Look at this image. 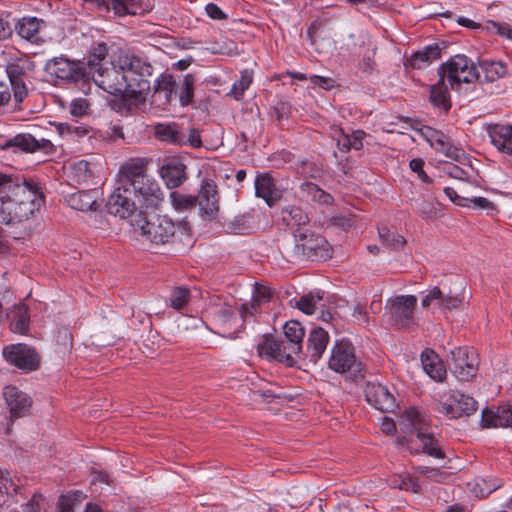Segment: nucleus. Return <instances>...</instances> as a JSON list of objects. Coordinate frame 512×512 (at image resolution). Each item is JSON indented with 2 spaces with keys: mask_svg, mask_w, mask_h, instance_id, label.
Instances as JSON below:
<instances>
[{
  "mask_svg": "<svg viewBox=\"0 0 512 512\" xmlns=\"http://www.w3.org/2000/svg\"><path fill=\"white\" fill-rule=\"evenodd\" d=\"M328 366L337 373L350 372L354 380L364 378V367L355 355V348L348 340L336 341L328 360Z\"/></svg>",
  "mask_w": 512,
  "mask_h": 512,
  "instance_id": "8",
  "label": "nucleus"
},
{
  "mask_svg": "<svg viewBox=\"0 0 512 512\" xmlns=\"http://www.w3.org/2000/svg\"><path fill=\"white\" fill-rule=\"evenodd\" d=\"M176 81L171 74H161L155 79L154 97L161 105L170 104L175 95Z\"/></svg>",
  "mask_w": 512,
  "mask_h": 512,
  "instance_id": "32",
  "label": "nucleus"
},
{
  "mask_svg": "<svg viewBox=\"0 0 512 512\" xmlns=\"http://www.w3.org/2000/svg\"><path fill=\"white\" fill-rule=\"evenodd\" d=\"M445 80L443 76H439L438 81L430 86L429 100L433 106L447 113L451 109V98Z\"/></svg>",
  "mask_w": 512,
  "mask_h": 512,
  "instance_id": "35",
  "label": "nucleus"
},
{
  "mask_svg": "<svg viewBox=\"0 0 512 512\" xmlns=\"http://www.w3.org/2000/svg\"><path fill=\"white\" fill-rule=\"evenodd\" d=\"M436 410L449 419H457L474 414L478 410V403L469 395L449 390L440 395Z\"/></svg>",
  "mask_w": 512,
  "mask_h": 512,
  "instance_id": "9",
  "label": "nucleus"
},
{
  "mask_svg": "<svg viewBox=\"0 0 512 512\" xmlns=\"http://www.w3.org/2000/svg\"><path fill=\"white\" fill-rule=\"evenodd\" d=\"M305 336L304 328L298 321L290 320L284 325V339L291 341L293 351H302V342Z\"/></svg>",
  "mask_w": 512,
  "mask_h": 512,
  "instance_id": "41",
  "label": "nucleus"
},
{
  "mask_svg": "<svg viewBox=\"0 0 512 512\" xmlns=\"http://www.w3.org/2000/svg\"><path fill=\"white\" fill-rule=\"evenodd\" d=\"M214 319L222 336L234 339L236 331L233 330V323H237L235 312L228 306L219 307L214 313Z\"/></svg>",
  "mask_w": 512,
  "mask_h": 512,
  "instance_id": "33",
  "label": "nucleus"
},
{
  "mask_svg": "<svg viewBox=\"0 0 512 512\" xmlns=\"http://www.w3.org/2000/svg\"><path fill=\"white\" fill-rule=\"evenodd\" d=\"M114 13L120 17L126 15H143L152 10L150 1L143 0H111Z\"/></svg>",
  "mask_w": 512,
  "mask_h": 512,
  "instance_id": "28",
  "label": "nucleus"
},
{
  "mask_svg": "<svg viewBox=\"0 0 512 512\" xmlns=\"http://www.w3.org/2000/svg\"><path fill=\"white\" fill-rule=\"evenodd\" d=\"M256 196L272 206L281 197V192L275 186L273 178L269 174L259 175L255 179Z\"/></svg>",
  "mask_w": 512,
  "mask_h": 512,
  "instance_id": "30",
  "label": "nucleus"
},
{
  "mask_svg": "<svg viewBox=\"0 0 512 512\" xmlns=\"http://www.w3.org/2000/svg\"><path fill=\"white\" fill-rule=\"evenodd\" d=\"M100 193L97 189L80 190L69 194L65 201L75 210L79 211H96L100 207L99 200Z\"/></svg>",
  "mask_w": 512,
  "mask_h": 512,
  "instance_id": "25",
  "label": "nucleus"
},
{
  "mask_svg": "<svg viewBox=\"0 0 512 512\" xmlns=\"http://www.w3.org/2000/svg\"><path fill=\"white\" fill-rule=\"evenodd\" d=\"M3 397L13 419L24 417L31 408L30 397L15 386H6Z\"/></svg>",
  "mask_w": 512,
  "mask_h": 512,
  "instance_id": "21",
  "label": "nucleus"
},
{
  "mask_svg": "<svg viewBox=\"0 0 512 512\" xmlns=\"http://www.w3.org/2000/svg\"><path fill=\"white\" fill-rule=\"evenodd\" d=\"M226 229L234 234H247L251 227L249 218L245 215H238L226 223Z\"/></svg>",
  "mask_w": 512,
  "mask_h": 512,
  "instance_id": "53",
  "label": "nucleus"
},
{
  "mask_svg": "<svg viewBox=\"0 0 512 512\" xmlns=\"http://www.w3.org/2000/svg\"><path fill=\"white\" fill-rule=\"evenodd\" d=\"M207 15L213 20H225L227 15L214 3H208L205 7Z\"/></svg>",
  "mask_w": 512,
  "mask_h": 512,
  "instance_id": "63",
  "label": "nucleus"
},
{
  "mask_svg": "<svg viewBox=\"0 0 512 512\" xmlns=\"http://www.w3.org/2000/svg\"><path fill=\"white\" fill-rule=\"evenodd\" d=\"M310 82L317 85L325 90H331L335 87V80L330 77H324L319 75L310 76Z\"/></svg>",
  "mask_w": 512,
  "mask_h": 512,
  "instance_id": "61",
  "label": "nucleus"
},
{
  "mask_svg": "<svg viewBox=\"0 0 512 512\" xmlns=\"http://www.w3.org/2000/svg\"><path fill=\"white\" fill-rule=\"evenodd\" d=\"M85 498L86 495L81 491H71L62 495L58 501L59 512H74L75 506Z\"/></svg>",
  "mask_w": 512,
  "mask_h": 512,
  "instance_id": "45",
  "label": "nucleus"
},
{
  "mask_svg": "<svg viewBox=\"0 0 512 512\" xmlns=\"http://www.w3.org/2000/svg\"><path fill=\"white\" fill-rule=\"evenodd\" d=\"M441 47L434 43L414 52L408 59L407 65L413 69H421L441 57Z\"/></svg>",
  "mask_w": 512,
  "mask_h": 512,
  "instance_id": "31",
  "label": "nucleus"
},
{
  "mask_svg": "<svg viewBox=\"0 0 512 512\" xmlns=\"http://www.w3.org/2000/svg\"><path fill=\"white\" fill-rule=\"evenodd\" d=\"M251 83L252 73L247 70L242 71L240 79L233 84L229 95L233 96L236 100L242 99L244 92L249 88Z\"/></svg>",
  "mask_w": 512,
  "mask_h": 512,
  "instance_id": "51",
  "label": "nucleus"
},
{
  "mask_svg": "<svg viewBox=\"0 0 512 512\" xmlns=\"http://www.w3.org/2000/svg\"><path fill=\"white\" fill-rule=\"evenodd\" d=\"M366 136V133L362 130H355L351 134H349L351 148L354 150H361L363 148V140Z\"/></svg>",
  "mask_w": 512,
  "mask_h": 512,
  "instance_id": "64",
  "label": "nucleus"
},
{
  "mask_svg": "<svg viewBox=\"0 0 512 512\" xmlns=\"http://www.w3.org/2000/svg\"><path fill=\"white\" fill-rule=\"evenodd\" d=\"M364 394L366 401L383 413H393L397 408L394 395L381 383L367 382Z\"/></svg>",
  "mask_w": 512,
  "mask_h": 512,
  "instance_id": "19",
  "label": "nucleus"
},
{
  "mask_svg": "<svg viewBox=\"0 0 512 512\" xmlns=\"http://www.w3.org/2000/svg\"><path fill=\"white\" fill-rule=\"evenodd\" d=\"M105 92L119 97L125 92L124 70L119 67V57L110 63L89 71V80Z\"/></svg>",
  "mask_w": 512,
  "mask_h": 512,
  "instance_id": "13",
  "label": "nucleus"
},
{
  "mask_svg": "<svg viewBox=\"0 0 512 512\" xmlns=\"http://www.w3.org/2000/svg\"><path fill=\"white\" fill-rule=\"evenodd\" d=\"M5 70L14 93V99L20 103L28 95L26 78L35 69V63L31 58L14 49L3 51Z\"/></svg>",
  "mask_w": 512,
  "mask_h": 512,
  "instance_id": "6",
  "label": "nucleus"
},
{
  "mask_svg": "<svg viewBox=\"0 0 512 512\" xmlns=\"http://www.w3.org/2000/svg\"><path fill=\"white\" fill-rule=\"evenodd\" d=\"M477 68L480 75L477 81L481 83H492L502 78L507 72L506 67L501 62L495 61H482Z\"/></svg>",
  "mask_w": 512,
  "mask_h": 512,
  "instance_id": "38",
  "label": "nucleus"
},
{
  "mask_svg": "<svg viewBox=\"0 0 512 512\" xmlns=\"http://www.w3.org/2000/svg\"><path fill=\"white\" fill-rule=\"evenodd\" d=\"M294 245L285 248V256L289 262L325 261L332 256L328 241L310 229L295 232Z\"/></svg>",
  "mask_w": 512,
  "mask_h": 512,
  "instance_id": "5",
  "label": "nucleus"
},
{
  "mask_svg": "<svg viewBox=\"0 0 512 512\" xmlns=\"http://www.w3.org/2000/svg\"><path fill=\"white\" fill-rule=\"evenodd\" d=\"M148 160L130 158L121 165V181L128 184L141 208H157L163 200L158 182L147 173Z\"/></svg>",
  "mask_w": 512,
  "mask_h": 512,
  "instance_id": "2",
  "label": "nucleus"
},
{
  "mask_svg": "<svg viewBox=\"0 0 512 512\" xmlns=\"http://www.w3.org/2000/svg\"><path fill=\"white\" fill-rule=\"evenodd\" d=\"M437 72L448 81L452 90H459L462 84H471L480 76L475 63L463 54L450 57Z\"/></svg>",
  "mask_w": 512,
  "mask_h": 512,
  "instance_id": "7",
  "label": "nucleus"
},
{
  "mask_svg": "<svg viewBox=\"0 0 512 512\" xmlns=\"http://www.w3.org/2000/svg\"><path fill=\"white\" fill-rule=\"evenodd\" d=\"M106 208L109 214L127 219L134 214L137 203L128 184L121 181V167L116 175V186L108 198Z\"/></svg>",
  "mask_w": 512,
  "mask_h": 512,
  "instance_id": "14",
  "label": "nucleus"
},
{
  "mask_svg": "<svg viewBox=\"0 0 512 512\" xmlns=\"http://www.w3.org/2000/svg\"><path fill=\"white\" fill-rule=\"evenodd\" d=\"M70 177L78 184H86L92 178L90 163L80 160L70 165Z\"/></svg>",
  "mask_w": 512,
  "mask_h": 512,
  "instance_id": "43",
  "label": "nucleus"
},
{
  "mask_svg": "<svg viewBox=\"0 0 512 512\" xmlns=\"http://www.w3.org/2000/svg\"><path fill=\"white\" fill-rule=\"evenodd\" d=\"M434 149L438 153H441L447 158L457 162H462L463 159H466L465 151L462 148L451 144L444 135L441 139H437V145Z\"/></svg>",
  "mask_w": 512,
  "mask_h": 512,
  "instance_id": "42",
  "label": "nucleus"
},
{
  "mask_svg": "<svg viewBox=\"0 0 512 512\" xmlns=\"http://www.w3.org/2000/svg\"><path fill=\"white\" fill-rule=\"evenodd\" d=\"M119 67L124 70L125 92L111 106L121 115H129L145 104L155 69L147 57L132 52L119 55Z\"/></svg>",
  "mask_w": 512,
  "mask_h": 512,
  "instance_id": "1",
  "label": "nucleus"
},
{
  "mask_svg": "<svg viewBox=\"0 0 512 512\" xmlns=\"http://www.w3.org/2000/svg\"><path fill=\"white\" fill-rule=\"evenodd\" d=\"M180 226L186 230L188 223H180L178 227ZM139 227L141 235L144 236L146 240L157 245L170 243L177 229V225L170 218L159 215L152 219H142Z\"/></svg>",
  "mask_w": 512,
  "mask_h": 512,
  "instance_id": "12",
  "label": "nucleus"
},
{
  "mask_svg": "<svg viewBox=\"0 0 512 512\" xmlns=\"http://www.w3.org/2000/svg\"><path fill=\"white\" fill-rule=\"evenodd\" d=\"M88 108L89 104L87 100L79 98L72 101L70 105V113L73 116L81 117L87 114Z\"/></svg>",
  "mask_w": 512,
  "mask_h": 512,
  "instance_id": "57",
  "label": "nucleus"
},
{
  "mask_svg": "<svg viewBox=\"0 0 512 512\" xmlns=\"http://www.w3.org/2000/svg\"><path fill=\"white\" fill-rule=\"evenodd\" d=\"M379 237L384 244L394 250H399L406 244V240L402 235L386 227L379 229Z\"/></svg>",
  "mask_w": 512,
  "mask_h": 512,
  "instance_id": "48",
  "label": "nucleus"
},
{
  "mask_svg": "<svg viewBox=\"0 0 512 512\" xmlns=\"http://www.w3.org/2000/svg\"><path fill=\"white\" fill-rule=\"evenodd\" d=\"M160 173L169 189L180 187L187 179L186 165L177 157L167 158Z\"/></svg>",
  "mask_w": 512,
  "mask_h": 512,
  "instance_id": "23",
  "label": "nucleus"
},
{
  "mask_svg": "<svg viewBox=\"0 0 512 512\" xmlns=\"http://www.w3.org/2000/svg\"><path fill=\"white\" fill-rule=\"evenodd\" d=\"M170 201L173 208L178 212H184L196 206V196L185 195L177 191L170 193Z\"/></svg>",
  "mask_w": 512,
  "mask_h": 512,
  "instance_id": "46",
  "label": "nucleus"
},
{
  "mask_svg": "<svg viewBox=\"0 0 512 512\" xmlns=\"http://www.w3.org/2000/svg\"><path fill=\"white\" fill-rule=\"evenodd\" d=\"M154 133L157 139L169 144L183 146L185 135L179 130L175 123H159L154 127Z\"/></svg>",
  "mask_w": 512,
  "mask_h": 512,
  "instance_id": "37",
  "label": "nucleus"
},
{
  "mask_svg": "<svg viewBox=\"0 0 512 512\" xmlns=\"http://www.w3.org/2000/svg\"><path fill=\"white\" fill-rule=\"evenodd\" d=\"M487 132L492 144L498 151L512 155V125H489Z\"/></svg>",
  "mask_w": 512,
  "mask_h": 512,
  "instance_id": "26",
  "label": "nucleus"
},
{
  "mask_svg": "<svg viewBox=\"0 0 512 512\" xmlns=\"http://www.w3.org/2000/svg\"><path fill=\"white\" fill-rule=\"evenodd\" d=\"M442 299V292L438 287H434L429 290L427 295L422 299V306L429 308L433 303L439 306L440 300Z\"/></svg>",
  "mask_w": 512,
  "mask_h": 512,
  "instance_id": "59",
  "label": "nucleus"
},
{
  "mask_svg": "<svg viewBox=\"0 0 512 512\" xmlns=\"http://www.w3.org/2000/svg\"><path fill=\"white\" fill-rule=\"evenodd\" d=\"M271 297L272 291L270 287L255 283L251 303H244L240 306L239 314L242 320L245 321L248 316L253 315L258 310L260 304L270 301Z\"/></svg>",
  "mask_w": 512,
  "mask_h": 512,
  "instance_id": "29",
  "label": "nucleus"
},
{
  "mask_svg": "<svg viewBox=\"0 0 512 512\" xmlns=\"http://www.w3.org/2000/svg\"><path fill=\"white\" fill-rule=\"evenodd\" d=\"M3 355L7 362L23 371H34L39 367L38 353L24 344H13L3 349Z\"/></svg>",
  "mask_w": 512,
  "mask_h": 512,
  "instance_id": "16",
  "label": "nucleus"
},
{
  "mask_svg": "<svg viewBox=\"0 0 512 512\" xmlns=\"http://www.w3.org/2000/svg\"><path fill=\"white\" fill-rule=\"evenodd\" d=\"M400 425L410 433L409 436L397 438L396 442L400 447H405L411 454L425 453L437 459H444L445 454L439 442L431 434L423 431L425 419L416 408L409 407L404 410L400 416Z\"/></svg>",
  "mask_w": 512,
  "mask_h": 512,
  "instance_id": "3",
  "label": "nucleus"
},
{
  "mask_svg": "<svg viewBox=\"0 0 512 512\" xmlns=\"http://www.w3.org/2000/svg\"><path fill=\"white\" fill-rule=\"evenodd\" d=\"M417 302L415 295H399L389 299L386 305L389 323L398 329H408L416 325Z\"/></svg>",
  "mask_w": 512,
  "mask_h": 512,
  "instance_id": "11",
  "label": "nucleus"
},
{
  "mask_svg": "<svg viewBox=\"0 0 512 512\" xmlns=\"http://www.w3.org/2000/svg\"><path fill=\"white\" fill-rule=\"evenodd\" d=\"M444 170L447 175L454 179L466 181L469 178V172L457 165L450 164Z\"/></svg>",
  "mask_w": 512,
  "mask_h": 512,
  "instance_id": "60",
  "label": "nucleus"
},
{
  "mask_svg": "<svg viewBox=\"0 0 512 512\" xmlns=\"http://www.w3.org/2000/svg\"><path fill=\"white\" fill-rule=\"evenodd\" d=\"M323 299V295L320 292L309 293L300 297L297 301V308L307 315H312L316 310V305Z\"/></svg>",
  "mask_w": 512,
  "mask_h": 512,
  "instance_id": "49",
  "label": "nucleus"
},
{
  "mask_svg": "<svg viewBox=\"0 0 512 512\" xmlns=\"http://www.w3.org/2000/svg\"><path fill=\"white\" fill-rule=\"evenodd\" d=\"M21 507L22 512H47L48 501L42 494L33 492L30 499Z\"/></svg>",
  "mask_w": 512,
  "mask_h": 512,
  "instance_id": "50",
  "label": "nucleus"
},
{
  "mask_svg": "<svg viewBox=\"0 0 512 512\" xmlns=\"http://www.w3.org/2000/svg\"><path fill=\"white\" fill-rule=\"evenodd\" d=\"M39 207L40 195L36 189L26 183L11 185L0 198V224L25 221Z\"/></svg>",
  "mask_w": 512,
  "mask_h": 512,
  "instance_id": "4",
  "label": "nucleus"
},
{
  "mask_svg": "<svg viewBox=\"0 0 512 512\" xmlns=\"http://www.w3.org/2000/svg\"><path fill=\"white\" fill-rule=\"evenodd\" d=\"M469 203L473 205V208L477 210H486L488 214L490 211L495 210V205L493 202L489 201L487 198L484 197H471L468 198L467 206H469Z\"/></svg>",
  "mask_w": 512,
  "mask_h": 512,
  "instance_id": "55",
  "label": "nucleus"
},
{
  "mask_svg": "<svg viewBox=\"0 0 512 512\" xmlns=\"http://www.w3.org/2000/svg\"><path fill=\"white\" fill-rule=\"evenodd\" d=\"M481 425L484 428H507L512 426V404L485 408L481 412Z\"/></svg>",
  "mask_w": 512,
  "mask_h": 512,
  "instance_id": "22",
  "label": "nucleus"
},
{
  "mask_svg": "<svg viewBox=\"0 0 512 512\" xmlns=\"http://www.w3.org/2000/svg\"><path fill=\"white\" fill-rule=\"evenodd\" d=\"M196 205L199 206L200 216L204 220H213L219 212V194L217 185L210 179L201 182Z\"/></svg>",
  "mask_w": 512,
  "mask_h": 512,
  "instance_id": "17",
  "label": "nucleus"
},
{
  "mask_svg": "<svg viewBox=\"0 0 512 512\" xmlns=\"http://www.w3.org/2000/svg\"><path fill=\"white\" fill-rule=\"evenodd\" d=\"M196 77L192 74H186L176 82L175 96L179 97L182 106H188L193 102Z\"/></svg>",
  "mask_w": 512,
  "mask_h": 512,
  "instance_id": "39",
  "label": "nucleus"
},
{
  "mask_svg": "<svg viewBox=\"0 0 512 512\" xmlns=\"http://www.w3.org/2000/svg\"><path fill=\"white\" fill-rule=\"evenodd\" d=\"M449 364L452 374L460 381H469L478 371V358L475 352L468 347H458L451 352Z\"/></svg>",
  "mask_w": 512,
  "mask_h": 512,
  "instance_id": "15",
  "label": "nucleus"
},
{
  "mask_svg": "<svg viewBox=\"0 0 512 512\" xmlns=\"http://www.w3.org/2000/svg\"><path fill=\"white\" fill-rule=\"evenodd\" d=\"M466 487L475 498L484 499L500 486L496 482H466Z\"/></svg>",
  "mask_w": 512,
  "mask_h": 512,
  "instance_id": "47",
  "label": "nucleus"
},
{
  "mask_svg": "<svg viewBox=\"0 0 512 512\" xmlns=\"http://www.w3.org/2000/svg\"><path fill=\"white\" fill-rule=\"evenodd\" d=\"M282 221L285 223L287 227L292 229L295 232L304 231L308 229L307 226L310 222V219L300 207L298 206H287L283 208L282 212Z\"/></svg>",
  "mask_w": 512,
  "mask_h": 512,
  "instance_id": "34",
  "label": "nucleus"
},
{
  "mask_svg": "<svg viewBox=\"0 0 512 512\" xmlns=\"http://www.w3.org/2000/svg\"><path fill=\"white\" fill-rule=\"evenodd\" d=\"M42 23L43 21L36 17H23L17 21L15 31L22 39L31 43H38L40 40L39 30Z\"/></svg>",
  "mask_w": 512,
  "mask_h": 512,
  "instance_id": "36",
  "label": "nucleus"
},
{
  "mask_svg": "<svg viewBox=\"0 0 512 512\" xmlns=\"http://www.w3.org/2000/svg\"><path fill=\"white\" fill-rule=\"evenodd\" d=\"M419 133L425 138V140L430 144L431 147H435L437 145V139H441L443 134L432 129L431 127L424 126L419 129Z\"/></svg>",
  "mask_w": 512,
  "mask_h": 512,
  "instance_id": "58",
  "label": "nucleus"
},
{
  "mask_svg": "<svg viewBox=\"0 0 512 512\" xmlns=\"http://www.w3.org/2000/svg\"><path fill=\"white\" fill-rule=\"evenodd\" d=\"M8 482H0V506L6 503L7 499L10 497V489L15 491L16 496H20L22 499H26L27 496H23L21 493V488L15 485V482H9V487L7 486Z\"/></svg>",
  "mask_w": 512,
  "mask_h": 512,
  "instance_id": "54",
  "label": "nucleus"
},
{
  "mask_svg": "<svg viewBox=\"0 0 512 512\" xmlns=\"http://www.w3.org/2000/svg\"><path fill=\"white\" fill-rule=\"evenodd\" d=\"M190 299V291L186 287H175L170 296V306L175 310L184 308Z\"/></svg>",
  "mask_w": 512,
  "mask_h": 512,
  "instance_id": "52",
  "label": "nucleus"
},
{
  "mask_svg": "<svg viewBox=\"0 0 512 512\" xmlns=\"http://www.w3.org/2000/svg\"><path fill=\"white\" fill-rule=\"evenodd\" d=\"M421 363L429 377L442 382L447 375L446 367L439 356L431 349H425L421 354Z\"/></svg>",
  "mask_w": 512,
  "mask_h": 512,
  "instance_id": "27",
  "label": "nucleus"
},
{
  "mask_svg": "<svg viewBox=\"0 0 512 512\" xmlns=\"http://www.w3.org/2000/svg\"><path fill=\"white\" fill-rule=\"evenodd\" d=\"M300 192L307 201L321 205H332L333 197L312 182H305L300 185Z\"/></svg>",
  "mask_w": 512,
  "mask_h": 512,
  "instance_id": "40",
  "label": "nucleus"
},
{
  "mask_svg": "<svg viewBox=\"0 0 512 512\" xmlns=\"http://www.w3.org/2000/svg\"><path fill=\"white\" fill-rule=\"evenodd\" d=\"M3 148H16L28 153H34L36 151L45 153L54 152V145L51 140L46 138L36 139L29 133H20L7 139Z\"/></svg>",
  "mask_w": 512,
  "mask_h": 512,
  "instance_id": "20",
  "label": "nucleus"
},
{
  "mask_svg": "<svg viewBox=\"0 0 512 512\" xmlns=\"http://www.w3.org/2000/svg\"><path fill=\"white\" fill-rule=\"evenodd\" d=\"M329 343L328 332L323 328H314L307 339L305 356L309 362L316 364L325 352Z\"/></svg>",
  "mask_w": 512,
  "mask_h": 512,
  "instance_id": "24",
  "label": "nucleus"
},
{
  "mask_svg": "<svg viewBox=\"0 0 512 512\" xmlns=\"http://www.w3.org/2000/svg\"><path fill=\"white\" fill-rule=\"evenodd\" d=\"M409 166L411 170L417 173L418 177L425 183H431L432 179L425 173L424 161L421 158H414L410 161Z\"/></svg>",
  "mask_w": 512,
  "mask_h": 512,
  "instance_id": "56",
  "label": "nucleus"
},
{
  "mask_svg": "<svg viewBox=\"0 0 512 512\" xmlns=\"http://www.w3.org/2000/svg\"><path fill=\"white\" fill-rule=\"evenodd\" d=\"M45 71L53 78L65 84L89 81V71L85 63L72 61L65 57H55L45 64Z\"/></svg>",
  "mask_w": 512,
  "mask_h": 512,
  "instance_id": "10",
  "label": "nucleus"
},
{
  "mask_svg": "<svg viewBox=\"0 0 512 512\" xmlns=\"http://www.w3.org/2000/svg\"><path fill=\"white\" fill-rule=\"evenodd\" d=\"M108 55V46L106 43L101 42L97 43L92 47L91 53L89 55L88 61L85 64L88 71L95 70L96 67L104 66L102 63Z\"/></svg>",
  "mask_w": 512,
  "mask_h": 512,
  "instance_id": "44",
  "label": "nucleus"
},
{
  "mask_svg": "<svg viewBox=\"0 0 512 512\" xmlns=\"http://www.w3.org/2000/svg\"><path fill=\"white\" fill-rule=\"evenodd\" d=\"M291 344V341L287 339L278 340L266 338L259 346V349L261 354L283 363L288 367H293L296 364L294 355H298L301 351H293L292 348H290L292 346Z\"/></svg>",
  "mask_w": 512,
  "mask_h": 512,
  "instance_id": "18",
  "label": "nucleus"
},
{
  "mask_svg": "<svg viewBox=\"0 0 512 512\" xmlns=\"http://www.w3.org/2000/svg\"><path fill=\"white\" fill-rule=\"evenodd\" d=\"M461 299L458 296H444L439 303V308L443 310H451L457 308L461 304Z\"/></svg>",
  "mask_w": 512,
  "mask_h": 512,
  "instance_id": "62",
  "label": "nucleus"
}]
</instances>
